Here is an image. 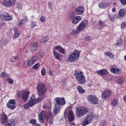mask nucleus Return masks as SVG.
I'll use <instances>...</instances> for the list:
<instances>
[{
  "label": "nucleus",
  "instance_id": "25",
  "mask_svg": "<svg viewBox=\"0 0 126 126\" xmlns=\"http://www.w3.org/2000/svg\"><path fill=\"white\" fill-rule=\"evenodd\" d=\"M38 49H39V45H38L37 42H35L31 47V51L32 52H36Z\"/></svg>",
  "mask_w": 126,
  "mask_h": 126
},
{
  "label": "nucleus",
  "instance_id": "8",
  "mask_svg": "<svg viewBox=\"0 0 126 126\" xmlns=\"http://www.w3.org/2000/svg\"><path fill=\"white\" fill-rule=\"evenodd\" d=\"M37 60H38V56H34L32 57L31 60L26 61L24 63V66H25V65H28V66H32V65L36 63Z\"/></svg>",
  "mask_w": 126,
  "mask_h": 126
},
{
  "label": "nucleus",
  "instance_id": "41",
  "mask_svg": "<svg viewBox=\"0 0 126 126\" xmlns=\"http://www.w3.org/2000/svg\"><path fill=\"white\" fill-rule=\"evenodd\" d=\"M109 19L111 21H115V19H116V15L113 16L112 15H109Z\"/></svg>",
  "mask_w": 126,
  "mask_h": 126
},
{
  "label": "nucleus",
  "instance_id": "29",
  "mask_svg": "<svg viewBox=\"0 0 126 126\" xmlns=\"http://www.w3.org/2000/svg\"><path fill=\"white\" fill-rule=\"evenodd\" d=\"M53 56H54L55 58V60H58V61L60 60V59H61V54H60L55 50H53Z\"/></svg>",
  "mask_w": 126,
  "mask_h": 126
},
{
  "label": "nucleus",
  "instance_id": "21",
  "mask_svg": "<svg viewBox=\"0 0 126 126\" xmlns=\"http://www.w3.org/2000/svg\"><path fill=\"white\" fill-rule=\"evenodd\" d=\"M76 12L78 15H81L84 12V7L80 6L76 9Z\"/></svg>",
  "mask_w": 126,
  "mask_h": 126
},
{
  "label": "nucleus",
  "instance_id": "16",
  "mask_svg": "<svg viewBox=\"0 0 126 126\" xmlns=\"http://www.w3.org/2000/svg\"><path fill=\"white\" fill-rule=\"evenodd\" d=\"M86 26H87V22L86 21H83L77 27V30L81 32L83 30H85Z\"/></svg>",
  "mask_w": 126,
  "mask_h": 126
},
{
  "label": "nucleus",
  "instance_id": "63",
  "mask_svg": "<svg viewBox=\"0 0 126 126\" xmlns=\"http://www.w3.org/2000/svg\"><path fill=\"white\" fill-rule=\"evenodd\" d=\"M35 126H40V125H39V124H36Z\"/></svg>",
  "mask_w": 126,
  "mask_h": 126
},
{
  "label": "nucleus",
  "instance_id": "38",
  "mask_svg": "<svg viewBox=\"0 0 126 126\" xmlns=\"http://www.w3.org/2000/svg\"><path fill=\"white\" fill-rule=\"evenodd\" d=\"M117 83H118V84H123V83L125 82V80L124 79V78H121L117 79Z\"/></svg>",
  "mask_w": 126,
  "mask_h": 126
},
{
  "label": "nucleus",
  "instance_id": "7",
  "mask_svg": "<svg viewBox=\"0 0 126 126\" xmlns=\"http://www.w3.org/2000/svg\"><path fill=\"white\" fill-rule=\"evenodd\" d=\"M69 18L71 20L73 24H77V23L82 19V18L80 16H75V15H74V12H72L69 14Z\"/></svg>",
  "mask_w": 126,
  "mask_h": 126
},
{
  "label": "nucleus",
  "instance_id": "28",
  "mask_svg": "<svg viewBox=\"0 0 126 126\" xmlns=\"http://www.w3.org/2000/svg\"><path fill=\"white\" fill-rule=\"evenodd\" d=\"M47 121L48 124H53V122H54V119H53V116H52L51 113H49L48 115Z\"/></svg>",
  "mask_w": 126,
  "mask_h": 126
},
{
  "label": "nucleus",
  "instance_id": "4",
  "mask_svg": "<svg viewBox=\"0 0 126 126\" xmlns=\"http://www.w3.org/2000/svg\"><path fill=\"white\" fill-rule=\"evenodd\" d=\"M80 56V51L75 49L74 50L72 53L69 55L67 59V61L70 62L71 63H74V62H76V61L79 59Z\"/></svg>",
  "mask_w": 126,
  "mask_h": 126
},
{
  "label": "nucleus",
  "instance_id": "3",
  "mask_svg": "<svg viewBox=\"0 0 126 126\" xmlns=\"http://www.w3.org/2000/svg\"><path fill=\"white\" fill-rule=\"evenodd\" d=\"M73 75L75 76L76 80L79 84H82V85L85 84V76H84L83 72L78 71L76 70L74 71Z\"/></svg>",
  "mask_w": 126,
  "mask_h": 126
},
{
  "label": "nucleus",
  "instance_id": "50",
  "mask_svg": "<svg viewBox=\"0 0 126 126\" xmlns=\"http://www.w3.org/2000/svg\"><path fill=\"white\" fill-rule=\"evenodd\" d=\"M7 81L10 83V84H12L13 83V80L11 79L10 78H8L7 79Z\"/></svg>",
  "mask_w": 126,
  "mask_h": 126
},
{
  "label": "nucleus",
  "instance_id": "6",
  "mask_svg": "<svg viewBox=\"0 0 126 126\" xmlns=\"http://www.w3.org/2000/svg\"><path fill=\"white\" fill-rule=\"evenodd\" d=\"M37 90L38 93L39 94V97L43 99L44 97H45L46 92L47 91L46 86L43 84H38L37 86Z\"/></svg>",
  "mask_w": 126,
  "mask_h": 126
},
{
  "label": "nucleus",
  "instance_id": "15",
  "mask_svg": "<svg viewBox=\"0 0 126 126\" xmlns=\"http://www.w3.org/2000/svg\"><path fill=\"white\" fill-rule=\"evenodd\" d=\"M88 100L90 103L94 105L98 104V98L94 95H91L88 97Z\"/></svg>",
  "mask_w": 126,
  "mask_h": 126
},
{
  "label": "nucleus",
  "instance_id": "61",
  "mask_svg": "<svg viewBox=\"0 0 126 126\" xmlns=\"http://www.w3.org/2000/svg\"><path fill=\"white\" fill-rule=\"evenodd\" d=\"M112 12H116V8H112Z\"/></svg>",
  "mask_w": 126,
  "mask_h": 126
},
{
  "label": "nucleus",
  "instance_id": "39",
  "mask_svg": "<svg viewBox=\"0 0 126 126\" xmlns=\"http://www.w3.org/2000/svg\"><path fill=\"white\" fill-rule=\"evenodd\" d=\"M63 47H62L60 45H57L55 47H54L53 48V50L54 51H59L61 50V49Z\"/></svg>",
  "mask_w": 126,
  "mask_h": 126
},
{
  "label": "nucleus",
  "instance_id": "35",
  "mask_svg": "<svg viewBox=\"0 0 126 126\" xmlns=\"http://www.w3.org/2000/svg\"><path fill=\"white\" fill-rule=\"evenodd\" d=\"M27 20V18L24 19L23 20H21V21H20L19 22V23L18 24V26L19 27H21L22 25H23V24H25V22H26Z\"/></svg>",
  "mask_w": 126,
  "mask_h": 126
},
{
  "label": "nucleus",
  "instance_id": "59",
  "mask_svg": "<svg viewBox=\"0 0 126 126\" xmlns=\"http://www.w3.org/2000/svg\"><path fill=\"white\" fill-rule=\"evenodd\" d=\"M123 100L126 103V95L123 97Z\"/></svg>",
  "mask_w": 126,
  "mask_h": 126
},
{
  "label": "nucleus",
  "instance_id": "46",
  "mask_svg": "<svg viewBox=\"0 0 126 126\" xmlns=\"http://www.w3.org/2000/svg\"><path fill=\"white\" fill-rule=\"evenodd\" d=\"M40 66V63H37L32 66L33 69H37Z\"/></svg>",
  "mask_w": 126,
  "mask_h": 126
},
{
  "label": "nucleus",
  "instance_id": "49",
  "mask_svg": "<svg viewBox=\"0 0 126 126\" xmlns=\"http://www.w3.org/2000/svg\"><path fill=\"white\" fill-rule=\"evenodd\" d=\"M85 41H90L91 37L89 35H86L84 37Z\"/></svg>",
  "mask_w": 126,
  "mask_h": 126
},
{
  "label": "nucleus",
  "instance_id": "42",
  "mask_svg": "<svg viewBox=\"0 0 126 126\" xmlns=\"http://www.w3.org/2000/svg\"><path fill=\"white\" fill-rule=\"evenodd\" d=\"M35 26H37V25H36V23H35V22H31V28H32V29H33V28L35 27Z\"/></svg>",
  "mask_w": 126,
  "mask_h": 126
},
{
  "label": "nucleus",
  "instance_id": "30",
  "mask_svg": "<svg viewBox=\"0 0 126 126\" xmlns=\"http://www.w3.org/2000/svg\"><path fill=\"white\" fill-rule=\"evenodd\" d=\"M61 108L62 107H60V106L55 104V108L53 111V114H54V115H57V114H59V113H60V109H61Z\"/></svg>",
  "mask_w": 126,
  "mask_h": 126
},
{
  "label": "nucleus",
  "instance_id": "56",
  "mask_svg": "<svg viewBox=\"0 0 126 126\" xmlns=\"http://www.w3.org/2000/svg\"><path fill=\"white\" fill-rule=\"evenodd\" d=\"M14 60H19V57H18V56H15L14 57Z\"/></svg>",
  "mask_w": 126,
  "mask_h": 126
},
{
  "label": "nucleus",
  "instance_id": "60",
  "mask_svg": "<svg viewBox=\"0 0 126 126\" xmlns=\"http://www.w3.org/2000/svg\"><path fill=\"white\" fill-rule=\"evenodd\" d=\"M16 65L17 66H20V63H17L16 64Z\"/></svg>",
  "mask_w": 126,
  "mask_h": 126
},
{
  "label": "nucleus",
  "instance_id": "58",
  "mask_svg": "<svg viewBox=\"0 0 126 126\" xmlns=\"http://www.w3.org/2000/svg\"><path fill=\"white\" fill-rule=\"evenodd\" d=\"M1 76L2 77H4V76H5V72H2L1 74Z\"/></svg>",
  "mask_w": 126,
  "mask_h": 126
},
{
  "label": "nucleus",
  "instance_id": "27",
  "mask_svg": "<svg viewBox=\"0 0 126 126\" xmlns=\"http://www.w3.org/2000/svg\"><path fill=\"white\" fill-rule=\"evenodd\" d=\"M98 6L99 8L105 9L109 6V4L107 2H100L99 3Z\"/></svg>",
  "mask_w": 126,
  "mask_h": 126
},
{
  "label": "nucleus",
  "instance_id": "23",
  "mask_svg": "<svg viewBox=\"0 0 126 126\" xmlns=\"http://www.w3.org/2000/svg\"><path fill=\"white\" fill-rule=\"evenodd\" d=\"M126 11L124 9H121L119 11V15L117 17L119 19H122L123 18L124 16H125V14H126Z\"/></svg>",
  "mask_w": 126,
  "mask_h": 126
},
{
  "label": "nucleus",
  "instance_id": "26",
  "mask_svg": "<svg viewBox=\"0 0 126 126\" xmlns=\"http://www.w3.org/2000/svg\"><path fill=\"white\" fill-rule=\"evenodd\" d=\"M5 126H15V122L13 119H10L8 120L7 123L5 124Z\"/></svg>",
  "mask_w": 126,
  "mask_h": 126
},
{
  "label": "nucleus",
  "instance_id": "22",
  "mask_svg": "<svg viewBox=\"0 0 126 126\" xmlns=\"http://www.w3.org/2000/svg\"><path fill=\"white\" fill-rule=\"evenodd\" d=\"M97 74H98V75H100L102 76V75H107L108 74V70L106 69H102L99 70H97L96 71Z\"/></svg>",
  "mask_w": 126,
  "mask_h": 126
},
{
  "label": "nucleus",
  "instance_id": "52",
  "mask_svg": "<svg viewBox=\"0 0 126 126\" xmlns=\"http://www.w3.org/2000/svg\"><path fill=\"white\" fill-rule=\"evenodd\" d=\"M48 7H49V9H53V5L52 4V2H49L48 3Z\"/></svg>",
  "mask_w": 126,
  "mask_h": 126
},
{
  "label": "nucleus",
  "instance_id": "40",
  "mask_svg": "<svg viewBox=\"0 0 126 126\" xmlns=\"http://www.w3.org/2000/svg\"><path fill=\"white\" fill-rule=\"evenodd\" d=\"M98 25L100 27L99 29L102 30V29H103V26H104V23L102 21H99Z\"/></svg>",
  "mask_w": 126,
  "mask_h": 126
},
{
  "label": "nucleus",
  "instance_id": "2",
  "mask_svg": "<svg viewBox=\"0 0 126 126\" xmlns=\"http://www.w3.org/2000/svg\"><path fill=\"white\" fill-rule=\"evenodd\" d=\"M42 100H43V98H41V97L36 98H35V94H32V97L30 98L29 101L24 105V108L25 109H28V108H30L31 107L34 106V105H36L37 103L41 102Z\"/></svg>",
  "mask_w": 126,
  "mask_h": 126
},
{
  "label": "nucleus",
  "instance_id": "5",
  "mask_svg": "<svg viewBox=\"0 0 126 126\" xmlns=\"http://www.w3.org/2000/svg\"><path fill=\"white\" fill-rule=\"evenodd\" d=\"M89 112L88 108L86 107H80L76 109V116L77 118H81L87 114Z\"/></svg>",
  "mask_w": 126,
  "mask_h": 126
},
{
  "label": "nucleus",
  "instance_id": "51",
  "mask_svg": "<svg viewBox=\"0 0 126 126\" xmlns=\"http://www.w3.org/2000/svg\"><path fill=\"white\" fill-rule=\"evenodd\" d=\"M40 20L41 22H45V20H46V18L45 17V16H42V17H41V18H40Z\"/></svg>",
  "mask_w": 126,
  "mask_h": 126
},
{
  "label": "nucleus",
  "instance_id": "64",
  "mask_svg": "<svg viewBox=\"0 0 126 126\" xmlns=\"http://www.w3.org/2000/svg\"><path fill=\"white\" fill-rule=\"evenodd\" d=\"M124 59H125V61H126V55L125 56Z\"/></svg>",
  "mask_w": 126,
  "mask_h": 126
},
{
  "label": "nucleus",
  "instance_id": "43",
  "mask_svg": "<svg viewBox=\"0 0 126 126\" xmlns=\"http://www.w3.org/2000/svg\"><path fill=\"white\" fill-rule=\"evenodd\" d=\"M41 73L42 76H45L46 75V69L43 68L41 70Z\"/></svg>",
  "mask_w": 126,
  "mask_h": 126
},
{
  "label": "nucleus",
  "instance_id": "57",
  "mask_svg": "<svg viewBox=\"0 0 126 126\" xmlns=\"http://www.w3.org/2000/svg\"><path fill=\"white\" fill-rule=\"evenodd\" d=\"M17 98H19L20 97V94L19 93H17L16 94Z\"/></svg>",
  "mask_w": 126,
  "mask_h": 126
},
{
  "label": "nucleus",
  "instance_id": "10",
  "mask_svg": "<svg viewBox=\"0 0 126 126\" xmlns=\"http://www.w3.org/2000/svg\"><path fill=\"white\" fill-rule=\"evenodd\" d=\"M93 120V114H88L86 117L84 123H82V126H88L89 124H91V122Z\"/></svg>",
  "mask_w": 126,
  "mask_h": 126
},
{
  "label": "nucleus",
  "instance_id": "36",
  "mask_svg": "<svg viewBox=\"0 0 126 126\" xmlns=\"http://www.w3.org/2000/svg\"><path fill=\"white\" fill-rule=\"evenodd\" d=\"M118 103H119V99H114L111 102V105L112 107H116L118 105Z\"/></svg>",
  "mask_w": 126,
  "mask_h": 126
},
{
  "label": "nucleus",
  "instance_id": "11",
  "mask_svg": "<svg viewBox=\"0 0 126 126\" xmlns=\"http://www.w3.org/2000/svg\"><path fill=\"white\" fill-rule=\"evenodd\" d=\"M55 101L56 102L55 105L59 106L60 108H62V106H63V105H65V100L64 99V97H56L55 98Z\"/></svg>",
  "mask_w": 126,
  "mask_h": 126
},
{
  "label": "nucleus",
  "instance_id": "20",
  "mask_svg": "<svg viewBox=\"0 0 126 126\" xmlns=\"http://www.w3.org/2000/svg\"><path fill=\"white\" fill-rule=\"evenodd\" d=\"M110 71L114 74H121L122 73V68L113 67L110 69Z\"/></svg>",
  "mask_w": 126,
  "mask_h": 126
},
{
  "label": "nucleus",
  "instance_id": "12",
  "mask_svg": "<svg viewBox=\"0 0 126 126\" xmlns=\"http://www.w3.org/2000/svg\"><path fill=\"white\" fill-rule=\"evenodd\" d=\"M112 94V91L107 90L103 91L101 94V98L103 100H108Z\"/></svg>",
  "mask_w": 126,
  "mask_h": 126
},
{
  "label": "nucleus",
  "instance_id": "19",
  "mask_svg": "<svg viewBox=\"0 0 126 126\" xmlns=\"http://www.w3.org/2000/svg\"><path fill=\"white\" fill-rule=\"evenodd\" d=\"M30 94V92L28 91H25L23 93L22 98L23 100L25 101V102H26L27 100H28Z\"/></svg>",
  "mask_w": 126,
  "mask_h": 126
},
{
  "label": "nucleus",
  "instance_id": "33",
  "mask_svg": "<svg viewBox=\"0 0 126 126\" xmlns=\"http://www.w3.org/2000/svg\"><path fill=\"white\" fill-rule=\"evenodd\" d=\"M77 90L81 94H83V93L85 92V90L83 89L80 85H79L77 87Z\"/></svg>",
  "mask_w": 126,
  "mask_h": 126
},
{
  "label": "nucleus",
  "instance_id": "17",
  "mask_svg": "<svg viewBox=\"0 0 126 126\" xmlns=\"http://www.w3.org/2000/svg\"><path fill=\"white\" fill-rule=\"evenodd\" d=\"M0 18L1 20H5L6 21H9V20H11V19H12V18H11L10 15L7 13H5L0 15Z\"/></svg>",
  "mask_w": 126,
  "mask_h": 126
},
{
  "label": "nucleus",
  "instance_id": "1",
  "mask_svg": "<svg viewBox=\"0 0 126 126\" xmlns=\"http://www.w3.org/2000/svg\"><path fill=\"white\" fill-rule=\"evenodd\" d=\"M71 106H69L67 108L66 110H65L64 112V116L65 117L67 118L70 126H75L74 122L75 120V116H74L73 112L71 110Z\"/></svg>",
  "mask_w": 126,
  "mask_h": 126
},
{
  "label": "nucleus",
  "instance_id": "24",
  "mask_svg": "<svg viewBox=\"0 0 126 126\" xmlns=\"http://www.w3.org/2000/svg\"><path fill=\"white\" fill-rule=\"evenodd\" d=\"M14 33L13 36L14 39H17L20 36V32L18 31V29L16 27L14 28Z\"/></svg>",
  "mask_w": 126,
  "mask_h": 126
},
{
  "label": "nucleus",
  "instance_id": "62",
  "mask_svg": "<svg viewBox=\"0 0 126 126\" xmlns=\"http://www.w3.org/2000/svg\"><path fill=\"white\" fill-rule=\"evenodd\" d=\"M94 118H95L96 120H98V119L99 118V117L97 116H94Z\"/></svg>",
  "mask_w": 126,
  "mask_h": 126
},
{
  "label": "nucleus",
  "instance_id": "14",
  "mask_svg": "<svg viewBox=\"0 0 126 126\" xmlns=\"http://www.w3.org/2000/svg\"><path fill=\"white\" fill-rule=\"evenodd\" d=\"M46 117H47V112L44 110L41 111L38 114V121L40 123H44V119H46Z\"/></svg>",
  "mask_w": 126,
  "mask_h": 126
},
{
  "label": "nucleus",
  "instance_id": "31",
  "mask_svg": "<svg viewBox=\"0 0 126 126\" xmlns=\"http://www.w3.org/2000/svg\"><path fill=\"white\" fill-rule=\"evenodd\" d=\"M104 54L105 56L108 57V58H110V59H114V58H115L114 54H113V53L110 51L105 52Z\"/></svg>",
  "mask_w": 126,
  "mask_h": 126
},
{
  "label": "nucleus",
  "instance_id": "18",
  "mask_svg": "<svg viewBox=\"0 0 126 126\" xmlns=\"http://www.w3.org/2000/svg\"><path fill=\"white\" fill-rule=\"evenodd\" d=\"M0 121L2 125H4L5 126L6 123L8 121V117H7V115L4 113H2L0 115Z\"/></svg>",
  "mask_w": 126,
  "mask_h": 126
},
{
  "label": "nucleus",
  "instance_id": "45",
  "mask_svg": "<svg viewBox=\"0 0 126 126\" xmlns=\"http://www.w3.org/2000/svg\"><path fill=\"white\" fill-rule=\"evenodd\" d=\"M126 22H123L121 24V29H126Z\"/></svg>",
  "mask_w": 126,
  "mask_h": 126
},
{
  "label": "nucleus",
  "instance_id": "9",
  "mask_svg": "<svg viewBox=\"0 0 126 126\" xmlns=\"http://www.w3.org/2000/svg\"><path fill=\"white\" fill-rule=\"evenodd\" d=\"M16 1L15 0H4L2 2V4L5 7H11L15 5Z\"/></svg>",
  "mask_w": 126,
  "mask_h": 126
},
{
  "label": "nucleus",
  "instance_id": "53",
  "mask_svg": "<svg viewBox=\"0 0 126 126\" xmlns=\"http://www.w3.org/2000/svg\"><path fill=\"white\" fill-rule=\"evenodd\" d=\"M120 1L123 5H126V0H120Z\"/></svg>",
  "mask_w": 126,
  "mask_h": 126
},
{
  "label": "nucleus",
  "instance_id": "47",
  "mask_svg": "<svg viewBox=\"0 0 126 126\" xmlns=\"http://www.w3.org/2000/svg\"><path fill=\"white\" fill-rule=\"evenodd\" d=\"M59 52L60 53V54H63V55H64V54L65 53V50H64V49H63V48L61 47V49L59 51Z\"/></svg>",
  "mask_w": 126,
  "mask_h": 126
},
{
  "label": "nucleus",
  "instance_id": "54",
  "mask_svg": "<svg viewBox=\"0 0 126 126\" xmlns=\"http://www.w3.org/2000/svg\"><path fill=\"white\" fill-rule=\"evenodd\" d=\"M39 57H44V53L43 52H39Z\"/></svg>",
  "mask_w": 126,
  "mask_h": 126
},
{
  "label": "nucleus",
  "instance_id": "13",
  "mask_svg": "<svg viewBox=\"0 0 126 126\" xmlns=\"http://www.w3.org/2000/svg\"><path fill=\"white\" fill-rule=\"evenodd\" d=\"M16 104V102L15 101V99H10L7 103V107L8 109L14 110L16 107V105H15Z\"/></svg>",
  "mask_w": 126,
  "mask_h": 126
},
{
  "label": "nucleus",
  "instance_id": "55",
  "mask_svg": "<svg viewBox=\"0 0 126 126\" xmlns=\"http://www.w3.org/2000/svg\"><path fill=\"white\" fill-rule=\"evenodd\" d=\"M48 73H49V75H51V76H52L53 72L52 71V70H49V71H48Z\"/></svg>",
  "mask_w": 126,
  "mask_h": 126
},
{
  "label": "nucleus",
  "instance_id": "48",
  "mask_svg": "<svg viewBox=\"0 0 126 126\" xmlns=\"http://www.w3.org/2000/svg\"><path fill=\"white\" fill-rule=\"evenodd\" d=\"M30 124H32V125H36V123H37V122L35 119H32L30 121Z\"/></svg>",
  "mask_w": 126,
  "mask_h": 126
},
{
  "label": "nucleus",
  "instance_id": "34",
  "mask_svg": "<svg viewBox=\"0 0 126 126\" xmlns=\"http://www.w3.org/2000/svg\"><path fill=\"white\" fill-rule=\"evenodd\" d=\"M123 44V39H119L117 40V42L115 44V47H120Z\"/></svg>",
  "mask_w": 126,
  "mask_h": 126
},
{
  "label": "nucleus",
  "instance_id": "37",
  "mask_svg": "<svg viewBox=\"0 0 126 126\" xmlns=\"http://www.w3.org/2000/svg\"><path fill=\"white\" fill-rule=\"evenodd\" d=\"M81 32L80 31H79L77 29V27L76 28V29L72 31L71 34L72 35H77V34H78V33H80Z\"/></svg>",
  "mask_w": 126,
  "mask_h": 126
},
{
  "label": "nucleus",
  "instance_id": "44",
  "mask_svg": "<svg viewBox=\"0 0 126 126\" xmlns=\"http://www.w3.org/2000/svg\"><path fill=\"white\" fill-rule=\"evenodd\" d=\"M16 6L18 9H22V5L20 3H17Z\"/></svg>",
  "mask_w": 126,
  "mask_h": 126
},
{
  "label": "nucleus",
  "instance_id": "32",
  "mask_svg": "<svg viewBox=\"0 0 126 126\" xmlns=\"http://www.w3.org/2000/svg\"><path fill=\"white\" fill-rule=\"evenodd\" d=\"M48 41H49V37L48 36H44L41 38L40 43H41V44H45L47 43Z\"/></svg>",
  "mask_w": 126,
  "mask_h": 126
}]
</instances>
